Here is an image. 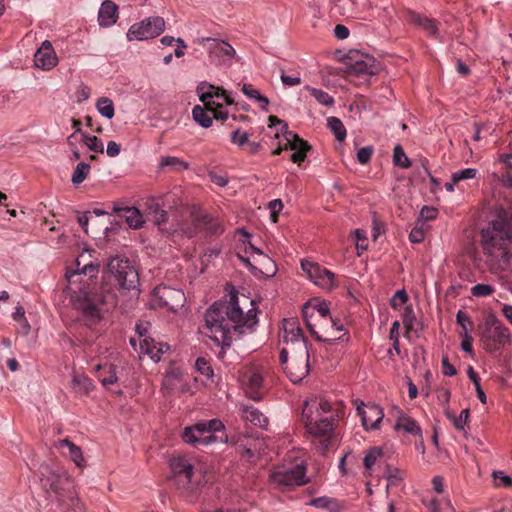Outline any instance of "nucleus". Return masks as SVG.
Listing matches in <instances>:
<instances>
[{
    "label": "nucleus",
    "instance_id": "obj_6",
    "mask_svg": "<svg viewBox=\"0 0 512 512\" xmlns=\"http://www.w3.org/2000/svg\"><path fill=\"white\" fill-rule=\"evenodd\" d=\"M280 361L288 378L293 383L301 382L309 373V352L306 342L299 343L298 348H283Z\"/></svg>",
    "mask_w": 512,
    "mask_h": 512
},
{
    "label": "nucleus",
    "instance_id": "obj_25",
    "mask_svg": "<svg viewBox=\"0 0 512 512\" xmlns=\"http://www.w3.org/2000/svg\"><path fill=\"white\" fill-rule=\"evenodd\" d=\"M58 63V57L50 41L45 40L34 54V64L42 70H51Z\"/></svg>",
    "mask_w": 512,
    "mask_h": 512
},
{
    "label": "nucleus",
    "instance_id": "obj_60",
    "mask_svg": "<svg viewBox=\"0 0 512 512\" xmlns=\"http://www.w3.org/2000/svg\"><path fill=\"white\" fill-rule=\"evenodd\" d=\"M354 236L356 240V248L366 250L368 247L366 232L362 229H356L354 231Z\"/></svg>",
    "mask_w": 512,
    "mask_h": 512
},
{
    "label": "nucleus",
    "instance_id": "obj_13",
    "mask_svg": "<svg viewBox=\"0 0 512 512\" xmlns=\"http://www.w3.org/2000/svg\"><path fill=\"white\" fill-rule=\"evenodd\" d=\"M483 242L512 241V217L504 210L499 208L496 210V218L490 225L482 230Z\"/></svg>",
    "mask_w": 512,
    "mask_h": 512
},
{
    "label": "nucleus",
    "instance_id": "obj_59",
    "mask_svg": "<svg viewBox=\"0 0 512 512\" xmlns=\"http://www.w3.org/2000/svg\"><path fill=\"white\" fill-rule=\"evenodd\" d=\"M373 154V148L371 146H365L358 150L357 152V161L360 164H367L372 157Z\"/></svg>",
    "mask_w": 512,
    "mask_h": 512
},
{
    "label": "nucleus",
    "instance_id": "obj_64",
    "mask_svg": "<svg viewBox=\"0 0 512 512\" xmlns=\"http://www.w3.org/2000/svg\"><path fill=\"white\" fill-rule=\"evenodd\" d=\"M332 503H333V500L331 498L323 496V497H318V498L312 499L309 504L311 506H315L318 508H328V507H330V505Z\"/></svg>",
    "mask_w": 512,
    "mask_h": 512
},
{
    "label": "nucleus",
    "instance_id": "obj_5",
    "mask_svg": "<svg viewBox=\"0 0 512 512\" xmlns=\"http://www.w3.org/2000/svg\"><path fill=\"white\" fill-rule=\"evenodd\" d=\"M238 232L243 237V249L241 247L238 248V258L254 275L273 277L277 272L275 262L250 243V234L247 231L240 229Z\"/></svg>",
    "mask_w": 512,
    "mask_h": 512
},
{
    "label": "nucleus",
    "instance_id": "obj_1",
    "mask_svg": "<svg viewBox=\"0 0 512 512\" xmlns=\"http://www.w3.org/2000/svg\"><path fill=\"white\" fill-rule=\"evenodd\" d=\"M258 322L257 306L254 300L234 289L226 301L215 302L205 313V325L208 336L219 346H230L233 333H243Z\"/></svg>",
    "mask_w": 512,
    "mask_h": 512
},
{
    "label": "nucleus",
    "instance_id": "obj_10",
    "mask_svg": "<svg viewBox=\"0 0 512 512\" xmlns=\"http://www.w3.org/2000/svg\"><path fill=\"white\" fill-rule=\"evenodd\" d=\"M269 128L275 129V138L279 139L282 135L284 140V148H290L294 151L291 156V160L294 163L300 164L306 158V154L310 149V146L306 141L301 139L297 134L288 130V125L283 120L276 116H269Z\"/></svg>",
    "mask_w": 512,
    "mask_h": 512
},
{
    "label": "nucleus",
    "instance_id": "obj_57",
    "mask_svg": "<svg viewBox=\"0 0 512 512\" xmlns=\"http://www.w3.org/2000/svg\"><path fill=\"white\" fill-rule=\"evenodd\" d=\"M90 95L91 89L87 85L82 83L76 88L75 99L78 103L86 101L89 99Z\"/></svg>",
    "mask_w": 512,
    "mask_h": 512
},
{
    "label": "nucleus",
    "instance_id": "obj_61",
    "mask_svg": "<svg viewBox=\"0 0 512 512\" xmlns=\"http://www.w3.org/2000/svg\"><path fill=\"white\" fill-rule=\"evenodd\" d=\"M437 216L438 210L434 207L424 206L420 211V218L424 221L434 220Z\"/></svg>",
    "mask_w": 512,
    "mask_h": 512
},
{
    "label": "nucleus",
    "instance_id": "obj_2",
    "mask_svg": "<svg viewBox=\"0 0 512 512\" xmlns=\"http://www.w3.org/2000/svg\"><path fill=\"white\" fill-rule=\"evenodd\" d=\"M98 265L84 263L77 259V268L66 272L67 286L64 290L69 303L80 315L87 326H93L103 317L102 307L114 305L113 297L95 293L97 287Z\"/></svg>",
    "mask_w": 512,
    "mask_h": 512
},
{
    "label": "nucleus",
    "instance_id": "obj_36",
    "mask_svg": "<svg viewBox=\"0 0 512 512\" xmlns=\"http://www.w3.org/2000/svg\"><path fill=\"white\" fill-rule=\"evenodd\" d=\"M58 448H67L68 457L75 463L77 467L83 468L86 466L82 450L79 446L74 444L68 439H62L58 442Z\"/></svg>",
    "mask_w": 512,
    "mask_h": 512
},
{
    "label": "nucleus",
    "instance_id": "obj_22",
    "mask_svg": "<svg viewBox=\"0 0 512 512\" xmlns=\"http://www.w3.org/2000/svg\"><path fill=\"white\" fill-rule=\"evenodd\" d=\"M357 411L365 430L379 429L380 423L384 418V412L380 406L371 403H362L361 406L357 407Z\"/></svg>",
    "mask_w": 512,
    "mask_h": 512
},
{
    "label": "nucleus",
    "instance_id": "obj_45",
    "mask_svg": "<svg viewBox=\"0 0 512 512\" xmlns=\"http://www.w3.org/2000/svg\"><path fill=\"white\" fill-rule=\"evenodd\" d=\"M393 163L403 169H407L411 166V161L406 155L405 151L400 145H396L393 150Z\"/></svg>",
    "mask_w": 512,
    "mask_h": 512
},
{
    "label": "nucleus",
    "instance_id": "obj_16",
    "mask_svg": "<svg viewBox=\"0 0 512 512\" xmlns=\"http://www.w3.org/2000/svg\"><path fill=\"white\" fill-rule=\"evenodd\" d=\"M197 43L202 46L209 43L208 57L211 63L215 65L230 66L235 58V49L226 41L210 37H202L197 39Z\"/></svg>",
    "mask_w": 512,
    "mask_h": 512
},
{
    "label": "nucleus",
    "instance_id": "obj_54",
    "mask_svg": "<svg viewBox=\"0 0 512 512\" xmlns=\"http://www.w3.org/2000/svg\"><path fill=\"white\" fill-rule=\"evenodd\" d=\"M426 235V227L424 223L416 225L409 234V240L412 243H421L424 241Z\"/></svg>",
    "mask_w": 512,
    "mask_h": 512
},
{
    "label": "nucleus",
    "instance_id": "obj_40",
    "mask_svg": "<svg viewBox=\"0 0 512 512\" xmlns=\"http://www.w3.org/2000/svg\"><path fill=\"white\" fill-rule=\"evenodd\" d=\"M147 211L148 216L155 223V225H157L161 230H164L162 225L167 222L168 214L164 209L161 208L159 203L152 201L148 205Z\"/></svg>",
    "mask_w": 512,
    "mask_h": 512
},
{
    "label": "nucleus",
    "instance_id": "obj_18",
    "mask_svg": "<svg viewBox=\"0 0 512 512\" xmlns=\"http://www.w3.org/2000/svg\"><path fill=\"white\" fill-rule=\"evenodd\" d=\"M137 338L133 337L130 343L136 347L137 343L140 352L147 354L154 362H158L161 356L169 350V345L163 342H155V340L147 335V329L141 324L136 325Z\"/></svg>",
    "mask_w": 512,
    "mask_h": 512
},
{
    "label": "nucleus",
    "instance_id": "obj_41",
    "mask_svg": "<svg viewBox=\"0 0 512 512\" xmlns=\"http://www.w3.org/2000/svg\"><path fill=\"white\" fill-rule=\"evenodd\" d=\"M193 119L202 127L208 128L212 125V119L214 118L211 111L205 106H195L192 110Z\"/></svg>",
    "mask_w": 512,
    "mask_h": 512
},
{
    "label": "nucleus",
    "instance_id": "obj_19",
    "mask_svg": "<svg viewBox=\"0 0 512 512\" xmlns=\"http://www.w3.org/2000/svg\"><path fill=\"white\" fill-rule=\"evenodd\" d=\"M307 328L316 337L324 342L338 340L342 336L343 325L339 320L332 317L322 318L321 320L306 323Z\"/></svg>",
    "mask_w": 512,
    "mask_h": 512
},
{
    "label": "nucleus",
    "instance_id": "obj_34",
    "mask_svg": "<svg viewBox=\"0 0 512 512\" xmlns=\"http://www.w3.org/2000/svg\"><path fill=\"white\" fill-rule=\"evenodd\" d=\"M163 387L170 391H186L184 375L178 369L167 372L163 378Z\"/></svg>",
    "mask_w": 512,
    "mask_h": 512
},
{
    "label": "nucleus",
    "instance_id": "obj_20",
    "mask_svg": "<svg viewBox=\"0 0 512 512\" xmlns=\"http://www.w3.org/2000/svg\"><path fill=\"white\" fill-rule=\"evenodd\" d=\"M301 267L316 286L328 291L338 286L335 274L319 264L309 260H302Z\"/></svg>",
    "mask_w": 512,
    "mask_h": 512
},
{
    "label": "nucleus",
    "instance_id": "obj_47",
    "mask_svg": "<svg viewBox=\"0 0 512 512\" xmlns=\"http://www.w3.org/2000/svg\"><path fill=\"white\" fill-rule=\"evenodd\" d=\"M195 368L198 373L205 377L206 380H212L214 377V371L210 362L204 358L199 357L195 361Z\"/></svg>",
    "mask_w": 512,
    "mask_h": 512
},
{
    "label": "nucleus",
    "instance_id": "obj_32",
    "mask_svg": "<svg viewBox=\"0 0 512 512\" xmlns=\"http://www.w3.org/2000/svg\"><path fill=\"white\" fill-rule=\"evenodd\" d=\"M95 372L97 373L98 380L106 389H109L111 385L116 384L119 380L116 366L113 364H98L95 367Z\"/></svg>",
    "mask_w": 512,
    "mask_h": 512
},
{
    "label": "nucleus",
    "instance_id": "obj_63",
    "mask_svg": "<svg viewBox=\"0 0 512 512\" xmlns=\"http://www.w3.org/2000/svg\"><path fill=\"white\" fill-rule=\"evenodd\" d=\"M241 90L245 96L254 101L258 100V98L261 96L260 91L255 89L251 84H244Z\"/></svg>",
    "mask_w": 512,
    "mask_h": 512
},
{
    "label": "nucleus",
    "instance_id": "obj_21",
    "mask_svg": "<svg viewBox=\"0 0 512 512\" xmlns=\"http://www.w3.org/2000/svg\"><path fill=\"white\" fill-rule=\"evenodd\" d=\"M264 372L262 368L253 366L243 370L240 381L245 394L253 399L259 400L263 392Z\"/></svg>",
    "mask_w": 512,
    "mask_h": 512
},
{
    "label": "nucleus",
    "instance_id": "obj_3",
    "mask_svg": "<svg viewBox=\"0 0 512 512\" xmlns=\"http://www.w3.org/2000/svg\"><path fill=\"white\" fill-rule=\"evenodd\" d=\"M343 414V408L339 404L322 397H311L304 403L302 419L307 433L325 443L331 438L336 423Z\"/></svg>",
    "mask_w": 512,
    "mask_h": 512
},
{
    "label": "nucleus",
    "instance_id": "obj_27",
    "mask_svg": "<svg viewBox=\"0 0 512 512\" xmlns=\"http://www.w3.org/2000/svg\"><path fill=\"white\" fill-rule=\"evenodd\" d=\"M303 318L305 323L311 321L321 320L322 318L331 317L329 304L325 301H318L316 303H309L302 309Z\"/></svg>",
    "mask_w": 512,
    "mask_h": 512
},
{
    "label": "nucleus",
    "instance_id": "obj_31",
    "mask_svg": "<svg viewBox=\"0 0 512 512\" xmlns=\"http://www.w3.org/2000/svg\"><path fill=\"white\" fill-rule=\"evenodd\" d=\"M384 458V451L381 447H370L365 451L363 457V465L365 468V475L372 476L375 468L381 463Z\"/></svg>",
    "mask_w": 512,
    "mask_h": 512
},
{
    "label": "nucleus",
    "instance_id": "obj_49",
    "mask_svg": "<svg viewBox=\"0 0 512 512\" xmlns=\"http://www.w3.org/2000/svg\"><path fill=\"white\" fill-rule=\"evenodd\" d=\"M385 476L388 481L387 489L390 486H398L403 480L401 471L398 468L391 467L389 465L386 467Z\"/></svg>",
    "mask_w": 512,
    "mask_h": 512
},
{
    "label": "nucleus",
    "instance_id": "obj_46",
    "mask_svg": "<svg viewBox=\"0 0 512 512\" xmlns=\"http://www.w3.org/2000/svg\"><path fill=\"white\" fill-rule=\"evenodd\" d=\"M161 167H171L174 170H186L189 168V164L175 156H165L160 160Z\"/></svg>",
    "mask_w": 512,
    "mask_h": 512
},
{
    "label": "nucleus",
    "instance_id": "obj_62",
    "mask_svg": "<svg viewBox=\"0 0 512 512\" xmlns=\"http://www.w3.org/2000/svg\"><path fill=\"white\" fill-rule=\"evenodd\" d=\"M456 320L457 323L462 327V332H468L467 325L471 324L470 316L466 312L459 310L456 315Z\"/></svg>",
    "mask_w": 512,
    "mask_h": 512
},
{
    "label": "nucleus",
    "instance_id": "obj_51",
    "mask_svg": "<svg viewBox=\"0 0 512 512\" xmlns=\"http://www.w3.org/2000/svg\"><path fill=\"white\" fill-rule=\"evenodd\" d=\"M82 141L87 146V148L89 150L96 152V153H103V151H104L103 142L96 136L83 134Z\"/></svg>",
    "mask_w": 512,
    "mask_h": 512
},
{
    "label": "nucleus",
    "instance_id": "obj_52",
    "mask_svg": "<svg viewBox=\"0 0 512 512\" xmlns=\"http://www.w3.org/2000/svg\"><path fill=\"white\" fill-rule=\"evenodd\" d=\"M478 175V170L475 168H466L456 171L452 174V181L459 183L462 180L474 179Z\"/></svg>",
    "mask_w": 512,
    "mask_h": 512
},
{
    "label": "nucleus",
    "instance_id": "obj_9",
    "mask_svg": "<svg viewBox=\"0 0 512 512\" xmlns=\"http://www.w3.org/2000/svg\"><path fill=\"white\" fill-rule=\"evenodd\" d=\"M224 429L225 426L219 419L201 421L186 427L182 433V439L185 443L194 446H208L218 441V437L214 433Z\"/></svg>",
    "mask_w": 512,
    "mask_h": 512
},
{
    "label": "nucleus",
    "instance_id": "obj_14",
    "mask_svg": "<svg viewBox=\"0 0 512 512\" xmlns=\"http://www.w3.org/2000/svg\"><path fill=\"white\" fill-rule=\"evenodd\" d=\"M482 248L489 262L500 271L512 269V241L483 242Z\"/></svg>",
    "mask_w": 512,
    "mask_h": 512
},
{
    "label": "nucleus",
    "instance_id": "obj_28",
    "mask_svg": "<svg viewBox=\"0 0 512 512\" xmlns=\"http://www.w3.org/2000/svg\"><path fill=\"white\" fill-rule=\"evenodd\" d=\"M239 412L244 421L250 422L254 426L266 428L268 425L267 417L254 406L240 404Z\"/></svg>",
    "mask_w": 512,
    "mask_h": 512
},
{
    "label": "nucleus",
    "instance_id": "obj_38",
    "mask_svg": "<svg viewBox=\"0 0 512 512\" xmlns=\"http://www.w3.org/2000/svg\"><path fill=\"white\" fill-rule=\"evenodd\" d=\"M409 21L415 26L423 28V30L426 31L428 35L436 36L438 26L434 20L426 18L416 13H410Z\"/></svg>",
    "mask_w": 512,
    "mask_h": 512
},
{
    "label": "nucleus",
    "instance_id": "obj_33",
    "mask_svg": "<svg viewBox=\"0 0 512 512\" xmlns=\"http://www.w3.org/2000/svg\"><path fill=\"white\" fill-rule=\"evenodd\" d=\"M378 72V64L375 59L365 56L351 65V73L360 76H371Z\"/></svg>",
    "mask_w": 512,
    "mask_h": 512
},
{
    "label": "nucleus",
    "instance_id": "obj_23",
    "mask_svg": "<svg viewBox=\"0 0 512 512\" xmlns=\"http://www.w3.org/2000/svg\"><path fill=\"white\" fill-rule=\"evenodd\" d=\"M391 415L395 418L394 429L396 431H403L406 434H411L421 438L422 429L418 422L406 414L401 408L394 406L391 410Z\"/></svg>",
    "mask_w": 512,
    "mask_h": 512
},
{
    "label": "nucleus",
    "instance_id": "obj_15",
    "mask_svg": "<svg viewBox=\"0 0 512 512\" xmlns=\"http://www.w3.org/2000/svg\"><path fill=\"white\" fill-rule=\"evenodd\" d=\"M164 30L165 21L162 17H148L130 26L126 33V38L128 41H144L156 38Z\"/></svg>",
    "mask_w": 512,
    "mask_h": 512
},
{
    "label": "nucleus",
    "instance_id": "obj_8",
    "mask_svg": "<svg viewBox=\"0 0 512 512\" xmlns=\"http://www.w3.org/2000/svg\"><path fill=\"white\" fill-rule=\"evenodd\" d=\"M269 478L270 482L279 489H290L308 482L303 460L294 463L286 461L277 465L272 469Z\"/></svg>",
    "mask_w": 512,
    "mask_h": 512
},
{
    "label": "nucleus",
    "instance_id": "obj_50",
    "mask_svg": "<svg viewBox=\"0 0 512 512\" xmlns=\"http://www.w3.org/2000/svg\"><path fill=\"white\" fill-rule=\"evenodd\" d=\"M446 416L452 421L454 427L458 430H464V427L465 425L467 424L468 422V419H469V415H470V412H469V409H463L459 416L456 417L454 415H452L450 412L446 411Z\"/></svg>",
    "mask_w": 512,
    "mask_h": 512
},
{
    "label": "nucleus",
    "instance_id": "obj_55",
    "mask_svg": "<svg viewBox=\"0 0 512 512\" xmlns=\"http://www.w3.org/2000/svg\"><path fill=\"white\" fill-rule=\"evenodd\" d=\"M494 287L489 284H476L471 288V293L476 297H487L493 294Z\"/></svg>",
    "mask_w": 512,
    "mask_h": 512
},
{
    "label": "nucleus",
    "instance_id": "obj_26",
    "mask_svg": "<svg viewBox=\"0 0 512 512\" xmlns=\"http://www.w3.org/2000/svg\"><path fill=\"white\" fill-rule=\"evenodd\" d=\"M283 340L291 343L289 348H298L299 343L305 342L302 336L299 321L296 318L284 319L283 321Z\"/></svg>",
    "mask_w": 512,
    "mask_h": 512
},
{
    "label": "nucleus",
    "instance_id": "obj_43",
    "mask_svg": "<svg viewBox=\"0 0 512 512\" xmlns=\"http://www.w3.org/2000/svg\"><path fill=\"white\" fill-rule=\"evenodd\" d=\"M97 111L105 118L112 119L115 114L114 104L108 97H101L96 102Z\"/></svg>",
    "mask_w": 512,
    "mask_h": 512
},
{
    "label": "nucleus",
    "instance_id": "obj_58",
    "mask_svg": "<svg viewBox=\"0 0 512 512\" xmlns=\"http://www.w3.org/2000/svg\"><path fill=\"white\" fill-rule=\"evenodd\" d=\"M408 300V296L404 290L397 291L391 298L390 304L392 308L397 309L403 306Z\"/></svg>",
    "mask_w": 512,
    "mask_h": 512
},
{
    "label": "nucleus",
    "instance_id": "obj_29",
    "mask_svg": "<svg viewBox=\"0 0 512 512\" xmlns=\"http://www.w3.org/2000/svg\"><path fill=\"white\" fill-rule=\"evenodd\" d=\"M118 19V6L110 1H104L98 12V22L102 27H110L116 23Z\"/></svg>",
    "mask_w": 512,
    "mask_h": 512
},
{
    "label": "nucleus",
    "instance_id": "obj_39",
    "mask_svg": "<svg viewBox=\"0 0 512 512\" xmlns=\"http://www.w3.org/2000/svg\"><path fill=\"white\" fill-rule=\"evenodd\" d=\"M131 229H140L145 221L140 210L136 207H126L122 217Z\"/></svg>",
    "mask_w": 512,
    "mask_h": 512
},
{
    "label": "nucleus",
    "instance_id": "obj_24",
    "mask_svg": "<svg viewBox=\"0 0 512 512\" xmlns=\"http://www.w3.org/2000/svg\"><path fill=\"white\" fill-rule=\"evenodd\" d=\"M155 294L161 304L172 311H177V309L183 307L185 303V295L179 289L167 286L157 287Z\"/></svg>",
    "mask_w": 512,
    "mask_h": 512
},
{
    "label": "nucleus",
    "instance_id": "obj_53",
    "mask_svg": "<svg viewBox=\"0 0 512 512\" xmlns=\"http://www.w3.org/2000/svg\"><path fill=\"white\" fill-rule=\"evenodd\" d=\"M335 5L343 16H351L355 10V0H336Z\"/></svg>",
    "mask_w": 512,
    "mask_h": 512
},
{
    "label": "nucleus",
    "instance_id": "obj_11",
    "mask_svg": "<svg viewBox=\"0 0 512 512\" xmlns=\"http://www.w3.org/2000/svg\"><path fill=\"white\" fill-rule=\"evenodd\" d=\"M107 276L123 290H136L139 283L138 272L126 258H111L107 265Z\"/></svg>",
    "mask_w": 512,
    "mask_h": 512
},
{
    "label": "nucleus",
    "instance_id": "obj_12",
    "mask_svg": "<svg viewBox=\"0 0 512 512\" xmlns=\"http://www.w3.org/2000/svg\"><path fill=\"white\" fill-rule=\"evenodd\" d=\"M171 477L183 494L193 491L194 463L192 458L185 455H174L168 462Z\"/></svg>",
    "mask_w": 512,
    "mask_h": 512
},
{
    "label": "nucleus",
    "instance_id": "obj_42",
    "mask_svg": "<svg viewBox=\"0 0 512 512\" xmlns=\"http://www.w3.org/2000/svg\"><path fill=\"white\" fill-rule=\"evenodd\" d=\"M304 90L309 92L310 95L320 104L325 107H332L335 103L334 98L327 92L311 86H305Z\"/></svg>",
    "mask_w": 512,
    "mask_h": 512
},
{
    "label": "nucleus",
    "instance_id": "obj_35",
    "mask_svg": "<svg viewBox=\"0 0 512 512\" xmlns=\"http://www.w3.org/2000/svg\"><path fill=\"white\" fill-rule=\"evenodd\" d=\"M64 499L59 501V507L63 512H85V505L78 497L76 489L72 490Z\"/></svg>",
    "mask_w": 512,
    "mask_h": 512
},
{
    "label": "nucleus",
    "instance_id": "obj_56",
    "mask_svg": "<svg viewBox=\"0 0 512 512\" xmlns=\"http://www.w3.org/2000/svg\"><path fill=\"white\" fill-rule=\"evenodd\" d=\"M461 349L470 354L473 355V337L470 335L469 332H461Z\"/></svg>",
    "mask_w": 512,
    "mask_h": 512
},
{
    "label": "nucleus",
    "instance_id": "obj_4",
    "mask_svg": "<svg viewBox=\"0 0 512 512\" xmlns=\"http://www.w3.org/2000/svg\"><path fill=\"white\" fill-rule=\"evenodd\" d=\"M481 348L489 354L501 352L511 343V333L498 318L489 315L477 327Z\"/></svg>",
    "mask_w": 512,
    "mask_h": 512
},
{
    "label": "nucleus",
    "instance_id": "obj_7",
    "mask_svg": "<svg viewBox=\"0 0 512 512\" xmlns=\"http://www.w3.org/2000/svg\"><path fill=\"white\" fill-rule=\"evenodd\" d=\"M197 93L200 101L211 111L215 119L226 120L228 118L227 106L234 102L228 91L203 82L198 86Z\"/></svg>",
    "mask_w": 512,
    "mask_h": 512
},
{
    "label": "nucleus",
    "instance_id": "obj_48",
    "mask_svg": "<svg viewBox=\"0 0 512 512\" xmlns=\"http://www.w3.org/2000/svg\"><path fill=\"white\" fill-rule=\"evenodd\" d=\"M90 172V165L85 162H80L77 164L73 174L71 181L73 184L78 185L81 184L88 176Z\"/></svg>",
    "mask_w": 512,
    "mask_h": 512
},
{
    "label": "nucleus",
    "instance_id": "obj_17",
    "mask_svg": "<svg viewBox=\"0 0 512 512\" xmlns=\"http://www.w3.org/2000/svg\"><path fill=\"white\" fill-rule=\"evenodd\" d=\"M43 485L53 492L58 502L65 500L72 490L75 489L73 478L65 470H50L47 475H43Z\"/></svg>",
    "mask_w": 512,
    "mask_h": 512
},
{
    "label": "nucleus",
    "instance_id": "obj_44",
    "mask_svg": "<svg viewBox=\"0 0 512 512\" xmlns=\"http://www.w3.org/2000/svg\"><path fill=\"white\" fill-rule=\"evenodd\" d=\"M327 125L338 141L341 142L346 138V129L340 119L336 117H329L327 119Z\"/></svg>",
    "mask_w": 512,
    "mask_h": 512
},
{
    "label": "nucleus",
    "instance_id": "obj_30",
    "mask_svg": "<svg viewBox=\"0 0 512 512\" xmlns=\"http://www.w3.org/2000/svg\"><path fill=\"white\" fill-rule=\"evenodd\" d=\"M231 142L239 148L246 149L250 154H257L261 145L258 142L250 141L249 134L241 129H236L231 133Z\"/></svg>",
    "mask_w": 512,
    "mask_h": 512
},
{
    "label": "nucleus",
    "instance_id": "obj_37",
    "mask_svg": "<svg viewBox=\"0 0 512 512\" xmlns=\"http://www.w3.org/2000/svg\"><path fill=\"white\" fill-rule=\"evenodd\" d=\"M71 385L72 389L77 394L81 395H88L95 388L93 381L85 374H74L72 377Z\"/></svg>",
    "mask_w": 512,
    "mask_h": 512
}]
</instances>
